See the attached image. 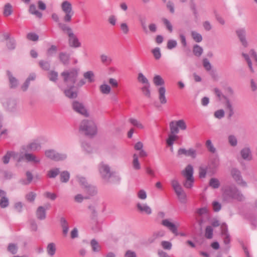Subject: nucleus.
<instances>
[{
    "label": "nucleus",
    "mask_w": 257,
    "mask_h": 257,
    "mask_svg": "<svg viewBox=\"0 0 257 257\" xmlns=\"http://www.w3.org/2000/svg\"><path fill=\"white\" fill-rule=\"evenodd\" d=\"M78 72L79 69L72 68L64 71L61 74L63 83L67 87L64 90V93L69 98H75L77 96V93L74 90V88L78 77Z\"/></svg>",
    "instance_id": "nucleus-1"
},
{
    "label": "nucleus",
    "mask_w": 257,
    "mask_h": 257,
    "mask_svg": "<svg viewBox=\"0 0 257 257\" xmlns=\"http://www.w3.org/2000/svg\"><path fill=\"white\" fill-rule=\"evenodd\" d=\"M99 172L102 179L107 183H116L121 180L120 176L114 171H111L110 166L104 163L99 165Z\"/></svg>",
    "instance_id": "nucleus-2"
},
{
    "label": "nucleus",
    "mask_w": 257,
    "mask_h": 257,
    "mask_svg": "<svg viewBox=\"0 0 257 257\" xmlns=\"http://www.w3.org/2000/svg\"><path fill=\"white\" fill-rule=\"evenodd\" d=\"M80 131L88 136H94L97 134V127L95 123L91 119L83 120L79 127Z\"/></svg>",
    "instance_id": "nucleus-3"
},
{
    "label": "nucleus",
    "mask_w": 257,
    "mask_h": 257,
    "mask_svg": "<svg viewBox=\"0 0 257 257\" xmlns=\"http://www.w3.org/2000/svg\"><path fill=\"white\" fill-rule=\"evenodd\" d=\"M153 81L156 86H161L158 89L159 99L161 104H165L167 102V99L165 96L166 89L164 86V80L160 75H156L153 78Z\"/></svg>",
    "instance_id": "nucleus-4"
},
{
    "label": "nucleus",
    "mask_w": 257,
    "mask_h": 257,
    "mask_svg": "<svg viewBox=\"0 0 257 257\" xmlns=\"http://www.w3.org/2000/svg\"><path fill=\"white\" fill-rule=\"evenodd\" d=\"M182 175L185 178L183 182V185L186 188H191L193 185L194 179L193 177V166L189 164L185 169L182 171Z\"/></svg>",
    "instance_id": "nucleus-5"
},
{
    "label": "nucleus",
    "mask_w": 257,
    "mask_h": 257,
    "mask_svg": "<svg viewBox=\"0 0 257 257\" xmlns=\"http://www.w3.org/2000/svg\"><path fill=\"white\" fill-rule=\"evenodd\" d=\"M161 224L164 227L167 228L175 235L177 236L179 235L177 229L178 227L179 226V223L175 224L171 221V219H164L162 220Z\"/></svg>",
    "instance_id": "nucleus-6"
},
{
    "label": "nucleus",
    "mask_w": 257,
    "mask_h": 257,
    "mask_svg": "<svg viewBox=\"0 0 257 257\" xmlns=\"http://www.w3.org/2000/svg\"><path fill=\"white\" fill-rule=\"evenodd\" d=\"M230 173L232 177L237 184L242 187H247V183L243 180L241 175V172L238 169L236 168H232L231 170Z\"/></svg>",
    "instance_id": "nucleus-7"
},
{
    "label": "nucleus",
    "mask_w": 257,
    "mask_h": 257,
    "mask_svg": "<svg viewBox=\"0 0 257 257\" xmlns=\"http://www.w3.org/2000/svg\"><path fill=\"white\" fill-rule=\"evenodd\" d=\"M219 166V160L217 158H213L211 159L207 166V172L210 175H213L215 174L217 171V169Z\"/></svg>",
    "instance_id": "nucleus-8"
},
{
    "label": "nucleus",
    "mask_w": 257,
    "mask_h": 257,
    "mask_svg": "<svg viewBox=\"0 0 257 257\" xmlns=\"http://www.w3.org/2000/svg\"><path fill=\"white\" fill-rule=\"evenodd\" d=\"M67 158V155L65 153H59L53 149L49 150V159L55 162H59L65 160Z\"/></svg>",
    "instance_id": "nucleus-9"
},
{
    "label": "nucleus",
    "mask_w": 257,
    "mask_h": 257,
    "mask_svg": "<svg viewBox=\"0 0 257 257\" xmlns=\"http://www.w3.org/2000/svg\"><path fill=\"white\" fill-rule=\"evenodd\" d=\"M72 105L73 110L76 112L84 116H89V113L82 103L78 101H74Z\"/></svg>",
    "instance_id": "nucleus-10"
},
{
    "label": "nucleus",
    "mask_w": 257,
    "mask_h": 257,
    "mask_svg": "<svg viewBox=\"0 0 257 257\" xmlns=\"http://www.w3.org/2000/svg\"><path fill=\"white\" fill-rule=\"evenodd\" d=\"M237 188L235 186H230L226 187L223 193V198L224 200L229 201L232 200Z\"/></svg>",
    "instance_id": "nucleus-11"
},
{
    "label": "nucleus",
    "mask_w": 257,
    "mask_h": 257,
    "mask_svg": "<svg viewBox=\"0 0 257 257\" xmlns=\"http://www.w3.org/2000/svg\"><path fill=\"white\" fill-rule=\"evenodd\" d=\"M3 106L8 111L14 112L17 109V102L15 99H6L2 101Z\"/></svg>",
    "instance_id": "nucleus-12"
},
{
    "label": "nucleus",
    "mask_w": 257,
    "mask_h": 257,
    "mask_svg": "<svg viewBox=\"0 0 257 257\" xmlns=\"http://www.w3.org/2000/svg\"><path fill=\"white\" fill-rule=\"evenodd\" d=\"M241 158L246 161H250L252 159V156L250 148L248 146L243 148L239 152Z\"/></svg>",
    "instance_id": "nucleus-13"
},
{
    "label": "nucleus",
    "mask_w": 257,
    "mask_h": 257,
    "mask_svg": "<svg viewBox=\"0 0 257 257\" xmlns=\"http://www.w3.org/2000/svg\"><path fill=\"white\" fill-rule=\"evenodd\" d=\"M171 185L178 197L185 193L182 187L177 180H172Z\"/></svg>",
    "instance_id": "nucleus-14"
},
{
    "label": "nucleus",
    "mask_w": 257,
    "mask_h": 257,
    "mask_svg": "<svg viewBox=\"0 0 257 257\" xmlns=\"http://www.w3.org/2000/svg\"><path fill=\"white\" fill-rule=\"evenodd\" d=\"M236 33L242 45L244 47H246L248 45V43L246 40L245 30L244 29H240L236 31Z\"/></svg>",
    "instance_id": "nucleus-15"
},
{
    "label": "nucleus",
    "mask_w": 257,
    "mask_h": 257,
    "mask_svg": "<svg viewBox=\"0 0 257 257\" xmlns=\"http://www.w3.org/2000/svg\"><path fill=\"white\" fill-rule=\"evenodd\" d=\"M68 45L70 47L76 48L80 47L81 43L77 36L73 34L68 37Z\"/></svg>",
    "instance_id": "nucleus-16"
},
{
    "label": "nucleus",
    "mask_w": 257,
    "mask_h": 257,
    "mask_svg": "<svg viewBox=\"0 0 257 257\" xmlns=\"http://www.w3.org/2000/svg\"><path fill=\"white\" fill-rule=\"evenodd\" d=\"M224 106L227 111V118L230 120L235 113L233 104L231 101L227 102V103H224Z\"/></svg>",
    "instance_id": "nucleus-17"
},
{
    "label": "nucleus",
    "mask_w": 257,
    "mask_h": 257,
    "mask_svg": "<svg viewBox=\"0 0 257 257\" xmlns=\"http://www.w3.org/2000/svg\"><path fill=\"white\" fill-rule=\"evenodd\" d=\"M7 74L8 76L10 87L11 88H16L19 84L18 80L13 75L10 71H7Z\"/></svg>",
    "instance_id": "nucleus-18"
},
{
    "label": "nucleus",
    "mask_w": 257,
    "mask_h": 257,
    "mask_svg": "<svg viewBox=\"0 0 257 257\" xmlns=\"http://www.w3.org/2000/svg\"><path fill=\"white\" fill-rule=\"evenodd\" d=\"M138 209L140 211L145 212L147 214H151L152 213V209L150 206L146 204H141L139 203L137 205Z\"/></svg>",
    "instance_id": "nucleus-19"
},
{
    "label": "nucleus",
    "mask_w": 257,
    "mask_h": 257,
    "mask_svg": "<svg viewBox=\"0 0 257 257\" xmlns=\"http://www.w3.org/2000/svg\"><path fill=\"white\" fill-rule=\"evenodd\" d=\"M18 154L15 152L9 151L7 154L3 157L2 161L4 164H7L10 161V159L11 157L16 158L18 157Z\"/></svg>",
    "instance_id": "nucleus-20"
},
{
    "label": "nucleus",
    "mask_w": 257,
    "mask_h": 257,
    "mask_svg": "<svg viewBox=\"0 0 257 257\" xmlns=\"http://www.w3.org/2000/svg\"><path fill=\"white\" fill-rule=\"evenodd\" d=\"M214 92L219 100L220 101L222 99H224L225 100L224 103H227V102L231 101L229 98L224 95L221 91L218 88H215L214 89Z\"/></svg>",
    "instance_id": "nucleus-21"
},
{
    "label": "nucleus",
    "mask_w": 257,
    "mask_h": 257,
    "mask_svg": "<svg viewBox=\"0 0 257 257\" xmlns=\"http://www.w3.org/2000/svg\"><path fill=\"white\" fill-rule=\"evenodd\" d=\"M62 10L64 13H70L73 12L71 3L67 1H64L61 5Z\"/></svg>",
    "instance_id": "nucleus-22"
},
{
    "label": "nucleus",
    "mask_w": 257,
    "mask_h": 257,
    "mask_svg": "<svg viewBox=\"0 0 257 257\" xmlns=\"http://www.w3.org/2000/svg\"><path fill=\"white\" fill-rule=\"evenodd\" d=\"M59 60L64 65H67L69 63L70 55L66 52H61L59 55Z\"/></svg>",
    "instance_id": "nucleus-23"
},
{
    "label": "nucleus",
    "mask_w": 257,
    "mask_h": 257,
    "mask_svg": "<svg viewBox=\"0 0 257 257\" xmlns=\"http://www.w3.org/2000/svg\"><path fill=\"white\" fill-rule=\"evenodd\" d=\"M100 92L104 95H108L111 92V87L107 84L104 83L99 87Z\"/></svg>",
    "instance_id": "nucleus-24"
},
{
    "label": "nucleus",
    "mask_w": 257,
    "mask_h": 257,
    "mask_svg": "<svg viewBox=\"0 0 257 257\" xmlns=\"http://www.w3.org/2000/svg\"><path fill=\"white\" fill-rule=\"evenodd\" d=\"M29 12L30 14L35 15L37 17L41 18L42 16L41 13L39 12L34 4H31L29 7Z\"/></svg>",
    "instance_id": "nucleus-25"
},
{
    "label": "nucleus",
    "mask_w": 257,
    "mask_h": 257,
    "mask_svg": "<svg viewBox=\"0 0 257 257\" xmlns=\"http://www.w3.org/2000/svg\"><path fill=\"white\" fill-rule=\"evenodd\" d=\"M169 127L171 134L176 135L179 133V130L176 121H171L169 123Z\"/></svg>",
    "instance_id": "nucleus-26"
},
{
    "label": "nucleus",
    "mask_w": 257,
    "mask_h": 257,
    "mask_svg": "<svg viewBox=\"0 0 257 257\" xmlns=\"http://www.w3.org/2000/svg\"><path fill=\"white\" fill-rule=\"evenodd\" d=\"M60 224L63 229V233L66 235L69 230L68 224L67 220L63 217L60 219Z\"/></svg>",
    "instance_id": "nucleus-27"
},
{
    "label": "nucleus",
    "mask_w": 257,
    "mask_h": 257,
    "mask_svg": "<svg viewBox=\"0 0 257 257\" xmlns=\"http://www.w3.org/2000/svg\"><path fill=\"white\" fill-rule=\"evenodd\" d=\"M70 178V173L67 171H64L60 173V179L62 183H67Z\"/></svg>",
    "instance_id": "nucleus-28"
},
{
    "label": "nucleus",
    "mask_w": 257,
    "mask_h": 257,
    "mask_svg": "<svg viewBox=\"0 0 257 257\" xmlns=\"http://www.w3.org/2000/svg\"><path fill=\"white\" fill-rule=\"evenodd\" d=\"M128 121L134 126L138 128L143 130L144 128V125L138 119L134 118H130Z\"/></svg>",
    "instance_id": "nucleus-29"
},
{
    "label": "nucleus",
    "mask_w": 257,
    "mask_h": 257,
    "mask_svg": "<svg viewBox=\"0 0 257 257\" xmlns=\"http://www.w3.org/2000/svg\"><path fill=\"white\" fill-rule=\"evenodd\" d=\"M209 185L213 189H217L220 186L219 180L216 178H211L209 182Z\"/></svg>",
    "instance_id": "nucleus-30"
},
{
    "label": "nucleus",
    "mask_w": 257,
    "mask_h": 257,
    "mask_svg": "<svg viewBox=\"0 0 257 257\" xmlns=\"http://www.w3.org/2000/svg\"><path fill=\"white\" fill-rule=\"evenodd\" d=\"M83 77L88 80L89 83L93 82L95 81L94 74L92 71H88L83 74Z\"/></svg>",
    "instance_id": "nucleus-31"
},
{
    "label": "nucleus",
    "mask_w": 257,
    "mask_h": 257,
    "mask_svg": "<svg viewBox=\"0 0 257 257\" xmlns=\"http://www.w3.org/2000/svg\"><path fill=\"white\" fill-rule=\"evenodd\" d=\"M228 142L230 146L235 147L237 145V138L233 135H230L227 138Z\"/></svg>",
    "instance_id": "nucleus-32"
},
{
    "label": "nucleus",
    "mask_w": 257,
    "mask_h": 257,
    "mask_svg": "<svg viewBox=\"0 0 257 257\" xmlns=\"http://www.w3.org/2000/svg\"><path fill=\"white\" fill-rule=\"evenodd\" d=\"M132 165L135 170H138L141 169V165L139 161L138 156L136 154L133 155Z\"/></svg>",
    "instance_id": "nucleus-33"
},
{
    "label": "nucleus",
    "mask_w": 257,
    "mask_h": 257,
    "mask_svg": "<svg viewBox=\"0 0 257 257\" xmlns=\"http://www.w3.org/2000/svg\"><path fill=\"white\" fill-rule=\"evenodd\" d=\"M13 13L12 6L10 3L6 4L4 8L3 14L5 17L10 16Z\"/></svg>",
    "instance_id": "nucleus-34"
},
{
    "label": "nucleus",
    "mask_w": 257,
    "mask_h": 257,
    "mask_svg": "<svg viewBox=\"0 0 257 257\" xmlns=\"http://www.w3.org/2000/svg\"><path fill=\"white\" fill-rule=\"evenodd\" d=\"M232 199H234L238 201H243L245 200V197L241 191L237 188Z\"/></svg>",
    "instance_id": "nucleus-35"
},
{
    "label": "nucleus",
    "mask_w": 257,
    "mask_h": 257,
    "mask_svg": "<svg viewBox=\"0 0 257 257\" xmlns=\"http://www.w3.org/2000/svg\"><path fill=\"white\" fill-rule=\"evenodd\" d=\"M37 216L40 219H43L46 217V209L42 206H40L37 210Z\"/></svg>",
    "instance_id": "nucleus-36"
},
{
    "label": "nucleus",
    "mask_w": 257,
    "mask_h": 257,
    "mask_svg": "<svg viewBox=\"0 0 257 257\" xmlns=\"http://www.w3.org/2000/svg\"><path fill=\"white\" fill-rule=\"evenodd\" d=\"M203 48L198 45H195L193 48V53L195 56L200 57L203 53Z\"/></svg>",
    "instance_id": "nucleus-37"
},
{
    "label": "nucleus",
    "mask_w": 257,
    "mask_h": 257,
    "mask_svg": "<svg viewBox=\"0 0 257 257\" xmlns=\"http://www.w3.org/2000/svg\"><path fill=\"white\" fill-rule=\"evenodd\" d=\"M90 245L93 251L99 252L100 250L101 246L95 239H93L91 240Z\"/></svg>",
    "instance_id": "nucleus-38"
},
{
    "label": "nucleus",
    "mask_w": 257,
    "mask_h": 257,
    "mask_svg": "<svg viewBox=\"0 0 257 257\" xmlns=\"http://www.w3.org/2000/svg\"><path fill=\"white\" fill-rule=\"evenodd\" d=\"M6 46L8 49L10 50H14L16 46V40L14 38H12L6 43Z\"/></svg>",
    "instance_id": "nucleus-39"
},
{
    "label": "nucleus",
    "mask_w": 257,
    "mask_h": 257,
    "mask_svg": "<svg viewBox=\"0 0 257 257\" xmlns=\"http://www.w3.org/2000/svg\"><path fill=\"white\" fill-rule=\"evenodd\" d=\"M24 157L28 162L38 163L39 161L36 156L32 154L26 153Z\"/></svg>",
    "instance_id": "nucleus-40"
},
{
    "label": "nucleus",
    "mask_w": 257,
    "mask_h": 257,
    "mask_svg": "<svg viewBox=\"0 0 257 257\" xmlns=\"http://www.w3.org/2000/svg\"><path fill=\"white\" fill-rule=\"evenodd\" d=\"M138 80L140 83L145 85L149 84L150 83L148 79L142 73H139L138 76Z\"/></svg>",
    "instance_id": "nucleus-41"
},
{
    "label": "nucleus",
    "mask_w": 257,
    "mask_h": 257,
    "mask_svg": "<svg viewBox=\"0 0 257 257\" xmlns=\"http://www.w3.org/2000/svg\"><path fill=\"white\" fill-rule=\"evenodd\" d=\"M150 87V84L145 85L141 88V90L143 92L144 95L149 98L151 97Z\"/></svg>",
    "instance_id": "nucleus-42"
},
{
    "label": "nucleus",
    "mask_w": 257,
    "mask_h": 257,
    "mask_svg": "<svg viewBox=\"0 0 257 257\" xmlns=\"http://www.w3.org/2000/svg\"><path fill=\"white\" fill-rule=\"evenodd\" d=\"M41 146L40 144L37 142H33L28 146L29 151H35L40 149Z\"/></svg>",
    "instance_id": "nucleus-43"
},
{
    "label": "nucleus",
    "mask_w": 257,
    "mask_h": 257,
    "mask_svg": "<svg viewBox=\"0 0 257 257\" xmlns=\"http://www.w3.org/2000/svg\"><path fill=\"white\" fill-rule=\"evenodd\" d=\"M205 145L208 151L212 153H215L216 152V150L210 140H207Z\"/></svg>",
    "instance_id": "nucleus-44"
},
{
    "label": "nucleus",
    "mask_w": 257,
    "mask_h": 257,
    "mask_svg": "<svg viewBox=\"0 0 257 257\" xmlns=\"http://www.w3.org/2000/svg\"><path fill=\"white\" fill-rule=\"evenodd\" d=\"M191 36L193 40L197 43H199L202 40V37L201 34L195 31L191 32Z\"/></svg>",
    "instance_id": "nucleus-45"
},
{
    "label": "nucleus",
    "mask_w": 257,
    "mask_h": 257,
    "mask_svg": "<svg viewBox=\"0 0 257 257\" xmlns=\"http://www.w3.org/2000/svg\"><path fill=\"white\" fill-rule=\"evenodd\" d=\"M77 181L80 185L84 189L87 188V185H89L86 179L82 176H77Z\"/></svg>",
    "instance_id": "nucleus-46"
},
{
    "label": "nucleus",
    "mask_w": 257,
    "mask_h": 257,
    "mask_svg": "<svg viewBox=\"0 0 257 257\" xmlns=\"http://www.w3.org/2000/svg\"><path fill=\"white\" fill-rule=\"evenodd\" d=\"M224 115L225 111L223 109H218L214 112V116L218 119L222 118Z\"/></svg>",
    "instance_id": "nucleus-47"
},
{
    "label": "nucleus",
    "mask_w": 257,
    "mask_h": 257,
    "mask_svg": "<svg viewBox=\"0 0 257 257\" xmlns=\"http://www.w3.org/2000/svg\"><path fill=\"white\" fill-rule=\"evenodd\" d=\"M213 228L210 226H207L205 229V236L208 239H211L213 237Z\"/></svg>",
    "instance_id": "nucleus-48"
},
{
    "label": "nucleus",
    "mask_w": 257,
    "mask_h": 257,
    "mask_svg": "<svg viewBox=\"0 0 257 257\" xmlns=\"http://www.w3.org/2000/svg\"><path fill=\"white\" fill-rule=\"evenodd\" d=\"M178 139V136L176 135H172L171 134L169 136L168 139L167 140V144L169 146H172L174 142Z\"/></svg>",
    "instance_id": "nucleus-49"
},
{
    "label": "nucleus",
    "mask_w": 257,
    "mask_h": 257,
    "mask_svg": "<svg viewBox=\"0 0 257 257\" xmlns=\"http://www.w3.org/2000/svg\"><path fill=\"white\" fill-rule=\"evenodd\" d=\"M162 21L167 30L171 33L173 31V27L170 22L166 18H162Z\"/></svg>",
    "instance_id": "nucleus-50"
},
{
    "label": "nucleus",
    "mask_w": 257,
    "mask_h": 257,
    "mask_svg": "<svg viewBox=\"0 0 257 257\" xmlns=\"http://www.w3.org/2000/svg\"><path fill=\"white\" fill-rule=\"evenodd\" d=\"M101 62L103 64H109L112 61V59L105 54H101L100 56Z\"/></svg>",
    "instance_id": "nucleus-51"
},
{
    "label": "nucleus",
    "mask_w": 257,
    "mask_h": 257,
    "mask_svg": "<svg viewBox=\"0 0 257 257\" xmlns=\"http://www.w3.org/2000/svg\"><path fill=\"white\" fill-rule=\"evenodd\" d=\"M208 211L207 208L204 207L197 209L196 213L198 214V216L203 217V216H205L207 214Z\"/></svg>",
    "instance_id": "nucleus-52"
},
{
    "label": "nucleus",
    "mask_w": 257,
    "mask_h": 257,
    "mask_svg": "<svg viewBox=\"0 0 257 257\" xmlns=\"http://www.w3.org/2000/svg\"><path fill=\"white\" fill-rule=\"evenodd\" d=\"M85 189V191L91 195H94L97 193V190L96 188L90 184L88 185L87 188Z\"/></svg>",
    "instance_id": "nucleus-53"
},
{
    "label": "nucleus",
    "mask_w": 257,
    "mask_h": 257,
    "mask_svg": "<svg viewBox=\"0 0 257 257\" xmlns=\"http://www.w3.org/2000/svg\"><path fill=\"white\" fill-rule=\"evenodd\" d=\"M60 173V170L59 168H53L49 170V178H55Z\"/></svg>",
    "instance_id": "nucleus-54"
},
{
    "label": "nucleus",
    "mask_w": 257,
    "mask_h": 257,
    "mask_svg": "<svg viewBox=\"0 0 257 257\" xmlns=\"http://www.w3.org/2000/svg\"><path fill=\"white\" fill-rule=\"evenodd\" d=\"M177 125H178V128L184 131L187 128V125L183 119H180L176 121Z\"/></svg>",
    "instance_id": "nucleus-55"
},
{
    "label": "nucleus",
    "mask_w": 257,
    "mask_h": 257,
    "mask_svg": "<svg viewBox=\"0 0 257 257\" xmlns=\"http://www.w3.org/2000/svg\"><path fill=\"white\" fill-rule=\"evenodd\" d=\"M27 38L32 41H37L39 39L38 35L35 33H29L27 35Z\"/></svg>",
    "instance_id": "nucleus-56"
},
{
    "label": "nucleus",
    "mask_w": 257,
    "mask_h": 257,
    "mask_svg": "<svg viewBox=\"0 0 257 257\" xmlns=\"http://www.w3.org/2000/svg\"><path fill=\"white\" fill-rule=\"evenodd\" d=\"M207 172V167L200 166L199 168V177L201 178H205Z\"/></svg>",
    "instance_id": "nucleus-57"
},
{
    "label": "nucleus",
    "mask_w": 257,
    "mask_h": 257,
    "mask_svg": "<svg viewBox=\"0 0 257 257\" xmlns=\"http://www.w3.org/2000/svg\"><path fill=\"white\" fill-rule=\"evenodd\" d=\"M9 204V199L6 196L1 198L0 200V206L2 208H6L8 206Z\"/></svg>",
    "instance_id": "nucleus-58"
},
{
    "label": "nucleus",
    "mask_w": 257,
    "mask_h": 257,
    "mask_svg": "<svg viewBox=\"0 0 257 257\" xmlns=\"http://www.w3.org/2000/svg\"><path fill=\"white\" fill-rule=\"evenodd\" d=\"M8 250L12 254H15L18 250V246L14 243H10L8 245Z\"/></svg>",
    "instance_id": "nucleus-59"
},
{
    "label": "nucleus",
    "mask_w": 257,
    "mask_h": 257,
    "mask_svg": "<svg viewBox=\"0 0 257 257\" xmlns=\"http://www.w3.org/2000/svg\"><path fill=\"white\" fill-rule=\"evenodd\" d=\"M27 180H22V183L24 185L29 184L33 180V175L30 172L26 173Z\"/></svg>",
    "instance_id": "nucleus-60"
},
{
    "label": "nucleus",
    "mask_w": 257,
    "mask_h": 257,
    "mask_svg": "<svg viewBox=\"0 0 257 257\" xmlns=\"http://www.w3.org/2000/svg\"><path fill=\"white\" fill-rule=\"evenodd\" d=\"M120 30L124 35H126L129 32V28L125 23H122L120 25Z\"/></svg>",
    "instance_id": "nucleus-61"
},
{
    "label": "nucleus",
    "mask_w": 257,
    "mask_h": 257,
    "mask_svg": "<svg viewBox=\"0 0 257 257\" xmlns=\"http://www.w3.org/2000/svg\"><path fill=\"white\" fill-rule=\"evenodd\" d=\"M161 244L164 249L170 250L172 248V244L169 241H162Z\"/></svg>",
    "instance_id": "nucleus-62"
},
{
    "label": "nucleus",
    "mask_w": 257,
    "mask_h": 257,
    "mask_svg": "<svg viewBox=\"0 0 257 257\" xmlns=\"http://www.w3.org/2000/svg\"><path fill=\"white\" fill-rule=\"evenodd\" d=\"M58 73L55 71H51L49 73V80L55 82L58 79Z\"/></svg>",
    "instance_id": "nucleus-63"
},
{
    "label": "nucleus",
    "mask_w": 257,
    "mask_h": 257,
    "mask_svg": "<svg viewBox=\"0 0 257 257\" xmlns=\"http://www.w3.org/2000/svg\"><path fill=\"white\" fill-rule=\"evenodd\" d=\"M203 65L204 68L207 71H209L212 68V66L207 58H204L203 60Z\"/></svg>",
    "instance_id": "nucleus-64"
}]
</instances>
